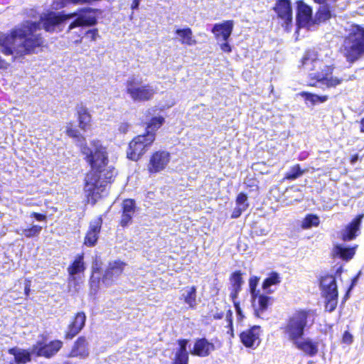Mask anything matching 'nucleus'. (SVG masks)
Here are the masks:
<instances>
[{
    "label": "nucleus",
    "mask_w": 364,
    "mask_h": 364,
    "mask_svg": "<svg viewBox=\"0 0 364 364\" xmlns=\"http://www.w3.org/2000/svg\"><path fill=\"white\" fill-rule=\"evenodd\" d=\"M233 21H226L222 23H216L212 28V32L215 35L218 40L220 38L223 41H227L230 36L233 29Z\"/></svg>",
    "instance_id": "nucleus-19"
},
{
    "label": "nucleus",
    "mask_w": 364,
    "mask_h": 364,
    "mask_svg": "<svg viewBox=\"0 0 364 364\" xmlns=\"http://www.w3.org/2000/svg\"><path fill=\"white\" fill-rule=\"evenodd\" d=\"M66 133L75 139L86 161L91 166L92 171L86 175L85 179L84 190L88 202L94 204L105 191L107 183L115 173L114 168H105L108 162L106 148L97 140L91 141L90 146H87L85 139L71 124L67 127Z\"/></svg>",
    "instance_id": "nucleus-2"
},
{
    "label": "nucleus",
    "mask_w": 364,
    "mask_h": 364,
    "mask_svg": "<svg viewBox=\"0 0 364 364\" xmlns=\"http://www.w3.org/2000/svg\"><path fill=\"white\" fill-rule=\"evenodd\" d=\"M171 160V155L166 151H157L150 157L147 168L149 173H159L166 168Z\"/></svg>",
    "instance_id": "nucleus-9"
},
{
    "label": "nucleus",
    "mask_w": 364,
    "mask_h": 364,
    "mask_svg": "<svg viewBox=\"0 0 364 364\" xmlns=\"http://www.w3.org/2000/svg\"><path fill=\"white\" fill-rule=\"evenodd\" d=\"M234 307L236 311L237 321H241L245 318V316L240 308V302H235Z\"/></svg>",
    "instance_id": "nucleus-43"
},
{
    "label": "nucleus",
    "mask_w": 364,
    "mask_h": 364,
    "mask_svg": "<svg viewBox=\"0 0 364 364\" xmlns=\"http://www.w3.org/2000/svg\"><path fill=\"white\" fill-rule=\"evenodd\" d=\"M75 13L62 15L60 13L49 12L41 16L39 22L26 21L10 34L0 33V46L6 55H12V59L35 52L43 43L41 35L36 33L43 27L46 31H61L68 18L76 16Z\"/></svg>",
    "instance_id": "nucleus-1"
},
{
    "label": "nucleus",
    "mask_w": 364,
    "mask_h": 364,
    "mask_svg": "<svg viewBox=\"0 0 364 364\" xmlns=\"http://www.w3.org/2000/svg\"><path fill=\"white\" fill-rule=\"evenodd\" d=\"M141 0H133V2L131 5L132 9H137L139 6Z\"/></svg>",
    "instance_id": "nucleus-52"
},
{
    "label": "nucleus",
    "mask_w": 364,
    "mask_h": 364,
    "mask_svg": "<svg viewBox=\"0 0 364 364\" xmlns=\"http://www.w3.org/2000/svg\"><path fill=\"white\" fill-rule=\"evenodd\" d=\"M141 80L134 76L130 77L127 81V92L134 101L149 100L156 92V88L153 85H141Z\"/></svg>",
    "instance_id": "nucleus-7"
},
{
    "label": "nucleus",
    "mask_w": 364,
    "mask_h": 364,
    "mask_svg": "<svg viewBox=\"0 0 364 364\" xmlns=\"http://www.w3.org/2000/svg\"><path fill=\"white\" fill-rule=\"evenodd\" d=\"M355 247H347L342 245H336L333 249V255L344 260H349L353 258L355 255Z\"/></svg>",
    "instance_id": "nucleus-28"
},
{
    "label": "nucleus",
    "mask_w": 364,
    "mask_h": 364,
    "mask_svg": "<svg viewBox=\"0 0 364 364\" xmlns=\"http://www.w3.org/2000/svg\"><path fill=\"white\" fill-rule=\"evenodd\" d=\"M10 354L14 355L16 362L26 363L31 360V353L25 350L12 348L9 350Z\"/></svg>",
    "instance_id": "nucleus-32"
},
{
    "label": "nucleus",
    "mask_w": 364,
    "mask_h": 364,
    "mask_svg": "<svg viewBox=\"0 0 364 364\" xmlns=\"http://www.w3.org/2000/svg\"><path fill=\"white\" fill-rule=\"evenodd\" d=\"M86 321V316L84 312H78L74 318L73 321L68 326L65 334L67 339L74 338L84 327Z\"/></svg>",
    "instance_id": "nucleus-18"
},
{
    "label": "nucleus",
    "mask_w": 364,
    "mask_h": 364,
    "mask_svg": "<svg viewBox=\"0 0 364 364\" xmlns=\"http://www.w3.org/2000/svg\"><path fill=\"white\" fill-rule=\"evenodd\" d=\"M320 4L316 14V21L318 23L329 19L331 16V6L330 3H335L336 0H314Z\"/></svg>",
    "instance_id": "nucleus-20"
},
{
    "label": "nucleus",
    "mask_w": 364,
    "mask_h": 364,
    "mask_svg": "<svg viewBox=\"0 0 364 364\" xmlns=\"http://www.w3.org/2000/svg\"><path fill=\"white\" fill-rule=\"evenodd\" d=\"M343 341L344 343H351L352 341H353V336L352 335L348 332V331H346L343 334Z\"/></svg>",
    "instance_id": "nucleus-48"
},
{
    "label": "nucleus",
    "mask_w": 364,
    "mask_h": 364,
    "mask_svg": "<svg viewBox=\"0 0 364 364\" xmlns=\"http://www.w3.org/2000/svg\"><path fill=\"white\" fill-rule=\"evenodd\" d=\"M135 213V203L133 200L127 199L124 200L122 204V215L121 220V225L127 226L131 222L132 217Z\"/></svg>",
    "instance_id": "nucleus-22"
},
{
    "label": "nucleus",
    "mask_w": 364,
    "mask_h": 364,
    "mask_svg": "<svg viewBox=\"0 0 364 364\" xmlns=\"http://www.w3.org/2000/svg\"><path fill=\"white\" fill-rule=\"evenodd\" d=\"M62 347V342L60 341H53L48 344L43 345L40 343L33 346L32 353L38 356H44L50 358L54 355Z\"/></svg>",
    "instance_id": "nucleus-12"
},
{
    "label": "nucleus",
    "mask_w": 364,
    "mask_h": 364,
    "mask_svg": "<svg viewBox=\"0 0 364 364\" xmlns=\"http://www.w3.org/2000/svg\"><path fill=\"white\" fill-rule=\"evenodd\" d=\"M188 353L176 352L173 364H188Z\"/></svg>",
    "instance_id": "nucleus-39"
},
{
    "label": "nucleus",
    "mask_w": 364,
    "mask_h": 364,
    "mask_svg": "<svg viewBox=\"0 0 364 364\" xmlns=\"http://www.w3.org/2000/svg\"><path fill=\"white\" fill-rule=\"evenodd\" d=\"M102 219L100 218L92 220L90 223L89 230L85 237L84 244L88 247L94 246L98 239V235L101 230Z\"/></svg>",
    "instance_id": "nucleus-16"
},
{
    "label": "nucleus",
    "mask_w": 364,
    "mask_h": 364,
    "mask_svg": "<svg viewBox=\"0 0 364 364\" xmlns=\"http://www.w3.org/2000/svg\"><path fill=\"white\" fill-rule=\"evenodd\" d=\"M301 95L304 97L306 101L310 102L312 105L325 102L328 99L327 95L318 96L309 92H302Z\"/></svg>",
    "instance_id": "nucleus-35"
},
{
    "label": "nucleus",
    "mask_w": 364,
    "mask_h": 364,
    "mask_svg": "<svg viewBox=\"0 0 364 364\" xmlns=\"http://www.w3.org/2000/svg\"><path fill=\"white\" fill-rule=\"evenodd\" d=\"M97 22L95 16L92 14L90 9L82 11L77 18L68 26V30L71 31L73 28L85 26H92Z\"/></svg>",
    "instance_id": "nucleus-15"
},
{
    "label": "nucleus",
    "mask_w": 364,
    "mask_h": 364,
    "mask_svg": "<svg viewBox=\"0 0 364 364\" xmlns=\"http://www.w3.org/2000/svg\"><path fill=\"white\" fill-rule=\"evenodd\" d=\"M259 280V278L256 276H252L249 279L250 291L253 299H255L257 297L256 288L258 284Z\"/></svg>",
    "instance_id": "nucleus-40"
},
{
    "label": "nucleus",
    "mask_w": 364,
    "mask_h": 364,
    "mask_svg": "<svg viewBox=\"0 0 364 364\" xmlns=\"http://www.w3.org/2000/svg\"><path fill=\"white\" fill-rule=\"evenodd\" d=\"M360 132H364V118L360 121Z\"/></svg>",
    "instance_id": "nucleus-54"
},
{
    "label": "nucleus",
    "mask_w": 364,
    "mask_h": 364,
    "mask_svg": "<svg viewBox=\"0 0 364 364\" xmlns=\"http://www.w3.org/2000/svg\"><path fill=\"white\" fill-rule=\"evenodd\" d=\"M181 299H183L189 308L195 309L198 305L196 301V288L195 287H188L183 290L180 296Z\"/></svg>",
    "instance_id": "nucleus-26"
},
{
    "label": "nucleus",
    "mask_w": 364,
    "mask_h": 364,
    "mask_svg": "<svg viewBox=\"0 0 364 364\" xmlns=\"http://www.w3.org/2000/svg\"><path fill=\"white\" fill-rule=\"evenodd\" d=\"M281 283V277L277 272H271L268 277H267L262 285V287L266 294H272L275 289H272V287L277 285Z\"/></svg>",
    "instance_id": "nucleus-27"
},
{
    "label": "nucleus",
    "mask_w": 364,
    "mask_h": 364,
    "mask_svg": "<svg viewBox=\"0 0 364 364\" xmlns=\"http://www.w3.org/2000/svg\"><path fill=\"white\" fill-rule=\"evenodd\" d=\"M305 173L304 170H301L299 164L291 167L289 171L285 174V178L288 180H295L301 176Z\"/></svg>",
    "instance_id": "nucleus-37"
},
{
    "label": "nucleus",
    "mask_w": 364,
    "mask_h": 364,
    "mask_svg": "<svg viewBox=\"0 0 364 364\" xmlns=\"http://www.w3.org/2000/svg\"><path fill=\"white\" fill-rule=\"evenodd\" d=\"M96 272L95 268H93L92 274L90 277V284L92 291H96L99 288V284L100 282V276L95 275Z\"/></svg>",
    "instance_id": "nucleus-41"
},
{
    "label": "nucleus",
    "mask_w": 364,
    "mask_h": 364,
    "mask_svg": "<svg viewBox=\"0 0 364 364\" xmlns=\"http://www.w3.org/2000/svg\"><path fill=\"white\" fill-rule=\"evenodd\" d=\"M163 117H154L148 125V131L145 134L134 137L129 144L127 157L132 161H138L148 150L155 140L154 131L163 124Z\"/></svg>",
    "instance_id": "nucleus-5"
},
{
    "label": "nucleus",
    "mask_w": 364,
    "mask_h": 364,
    "mask_svg": "<svg viewBox=\"0 0 364 364\" xmlns=\"http://www.w3.org/2000/svg\"><path fill=\"white\" fill-rule=\"evenodd\" d=\"M236 207L240 208L242 211H245L248 207L247 196L240 193L236 199Z\"/></svg>",
    "instance_id": "nucleus-38"
},
{
    "label": "nucleus",
    "mask_w": 364,
    "mask_h": 364,
    "mask_svg": "<svg viewBox=\"0 0 364 364\" xmlns=\"http://www.w3.org/2000/svg\"><path fill=\"white\" fill-rule=\"evenodd\" d=\"M230 288L242 290V285L244 283V281L240 271L233 272L230 277Z\"/></svg>",
    "instance_id": "nucleus-36"
},
{
    "label": "nucleus",
    "mask_w": 364,
    "mask_h": 364,
    "mask_svg": "<svg viewBox=\"0 0 364 364\" xmlns=\"http://www.w3.org/2000/svg\"><path fill=\"white\" fill-rule=\"evenodd\" d=\"M242 212L243 211H242L240 208H238L237 207H235L232 213L231 218H237L241 215Z\"/></svg>",
    "instance_id": "nucleus-50"
},
{
    "label": "nucleus",
    "mask_w": 364,
    "mask_h": 364,
    "mask_svg": "<svg viewBox=\"0 0 364 364\" xmlns=\"http://www.w3.org/2000/svg\"><path fill=\"white\" fill-rule=\"evenodd\" d=\"M364 214L357 215L341 232V238L344 241L353 240L356 236V232L359 231L360 226Z\"/></svg>",
    "instance_id": "nucleus-17"
},
{
    "label": "nucleus",
    "mask_w": 364,
    "mask_h": 364,
    "mask_svg": "<svg viewBox=\"0 0 364 364\" xmlns=\"http://www.w3.org/2000/svg\"><path fill=\"white\" fill-rule=\"evenodd\" d=\"M214 318L215 319H220L223 317V313H217L213 315Z\"/></svg>",
    "instance_id": "nucleus-53"
},
{
    "label": "nucleus",
    "mask_w": 364,
    "mask_h": 364,
    "mask_svg": "<svg viewBox=\"0 0 364 364\" xmlns=\"http://www.w3.org/2000/svg\"><path fill=\"white\" fill-rule=\"evenodd\" d=\"M85 270L83 262V255H78L73 264L68 268V273L72 280L75 279V275L84 272Z\"/></svg>",
    "instance_id": "nucleus-30"
},
{
    "label": "nucleus",
    "mask_w": 364,
    "mask_h": 364,
    "mask_svg": "<svg viewBox=\"0 0 364 364\" xmlns=\"http://www.w3.org/2000/svg\"><path fill=\"white\" fill-rule=\"evenodd\" d=\"M126 264L121 261H113L109 263L102 278V283L105 287L112 285L122 273Z\"/></svg>",
    "instance_id": "nucleus-10"
},
{
    "label": "nucleus",
    "mask_w": 364,
    "mask_h": 364,
    "mask_svg": "<svg viewBox=\"0 0 364 364\" xmlns=\"http://www.w3.org/2000/svg\"><path fill=\"white\" fill-rule=\"evenodd\" d=\"M259 327L254 326L250 329L242 331L240 333L241 342L246 347H252L255 343L259 339Z\"/></svg>",
    "instance_id": "nucleus-23"
},
{
    "label": "nucleus",
    "mask_w": 364,
    "mask_h": 364,
    "mask_svg": "<svg viewBox=\"0 0 364 364\" xmlns=\"http://www.w3.org/2000/svg\"><path fill=\"white\" fill-rule=\"evenodd\" d=\"M320 285L322 290V296L325 298L326 310L333 311L338 304V289L336 278L332 275L323 277Z\"/></svg>",
    "instance_id": "nucleus-8"
},
{
    "label": "nucleus",
    "mask_w": 364,
    "mask_h": 364,
    "mask_svg": "<svg viewBox=\"0 0 364 364\" xmlns=\"http://www.w3.org/2000/svg\"><path fill=\"white\" fill-rule=\"evenodd\" d=\"M129 129V124L126 122L121 123L118 127V132L121 134H126Z\"/></svg>",
    "instance_id": "nucleus-45"
},
{
    "label": "nucleus",
    "mask_w": 364,
    "mask_h": 364,
    "mask_svg": "<svg viewBox=\"0 0 364 364\" xmlns=\"http://www.w3.org/2000/svg\"><path fill=\"white\" fill-rule=\"evenodd\" d=\"M87 343L84 337L79 338L70 353V357L85 358L88 355Z\"/></svg>",
    "instance_id": "nucleus-25"
},
{
    "label": "nucleus",
    "mask_w": 364,
    "mask_h": 364,
    "mask_svg": "<svg viewBox=\"0 0 364 364\" xmlns=\"http://www.w3.org/2000/svg\"><path fill=\"white\" fill-rule=\"evenodd\" d=\"M312 17L311 8L303 1L297 2L296 24L299 28L307 26Z\"/></svg>",
    "instance_id": "nucleus-14"
},
{
    "label": "nucleus",
    "mask_w": 364,
    "mask_h": 364,
    "mask_svg": "<svg viewBox=\"0 0 364 364\" xmlns=\"http://www.w3.org/2000/svg\"><path fill=\"white\" fill-rule=\"evenodd\" d=\"M302 66L306 70L312 71L309 77L316 80L310 85L320 87L323 90L336 88L344 81L352 80L353 76L346 77V75L337 77L332 75L334 67L326 65L317 58L314 50H308L302 59Z\"/></svg>",
    "instance_id": "nucleus-3"
},
{
    "label": "nucleus",
    "mask_w": 364,
    "mask_h": 364,
    "mask_svg": "<svg viewBox=\"0 0 364 364\" xmlns=\"http://www.w3.org/2000/svg\"><path fill=\"white\" fill-rule=\"evenodd\" d=\"M293 345L299 350L303 351L309 356H314L318 353V345L309 338L297 339L292 342Z\"/></svg>",
    "instance_id": "nucleus-21"
},
{
    "label": "nucleus",
    "mask_w": 364,
    "mask_h": 364,
    "mask_svg": "<svg viewBox=\"0 0 364 364\" xmlns=\"http://www.w3.org/2000/svg\"><path fill=\"white\" fill-rule=\"evenodd\" d=\"M86 34L92 41H95L97 38V36H98L97 30H96V29L89 30L87 31Z\"/></svg>",
    "instance_id": "nucleus-47"
},
{
    "label": "nucleus",
    "mask_w": 364,
    "mask_h": 364,
    "mask_svg": "<svg viewBox=\"0 0 364 364\" xmlns=\"http://www.w3.org/2000/svg\"><path fill=\"white\" fill-rule=\"evenodd\" d=\"M176 39L183 45L194 46L196 41L193 37L192 30L190 28H177L175 31Z\"/></svg>",
    "instance_id": "nucleus-24"
},
{
    "label": "nucleus",
    "mask_w": 364,
    "mask_h": 364,
    "mask_svg": "<svg viewBox=\"0 0 364 364\" xmlns=\"http://www.w3.org/2000/svg\"><path fill=\"white\" fill-rule=\"evenodd\" d=\"M320 220L317 215L309 214L303 220L301 226L303 229H309L318 226Z\"/></svg>",
    "instance_id": "nucleus-34"
},
{
    "label": "nucleus",
    "mask_w": 364,
    "mask_h": 364,
    "mask_svg": "<svg viewBox=\"0 0 364 364\" xmlns=\"http://www.w3.org/2000/svg\"><path fill=\"white\" fill-rule=\"evenodd\" d=\"M271 297L261 294L258 296V306L255 308V314L257 317H261L262 314L267 311Z\"/></svg>",
    "instance_id": "nucleus-31"
},
{
    "label": "nucleus",
    "mask_w": 364,
    "mask_h": 364,
    "mask_svg": "<svg viewBox=\"0 0 364 364\" xmlns=\"http://www.w3.org/2000/svg\"><path fill=\"white\" fill-rule=\"evenodd\" d=\"M79 127L81 129L86 131L90 127L91 116L86 107L82 105L77 107Z\"/></svg>",
    "instance_id": "nucleus-29"
},
{
    "label": "nucleus",
    "mask_w": 364,
    "mask_h": 364,
    "mask_svg": "<svg viewBox=\"0 0 364 364\" xmlns=\"http://www.w3.org/2000/svg\"><path fill=\"white\" fill-rule=\"evenodd\" d=\"M31 216L34 218H36L38 221L46 220V216L45 215H43V214H41V213H36V212H33L31 214Z\"/></svg>",
    "instance_id": "nucleus-46"
},
{
    "label": "nucleus",
    "mask_w": 364,
    "mask_h": 364,
    "mask_svg": "<svg viewBox=\"0 0 364 364\" xmlns=\"http://www.w3.org/2000/svg\"><path fill=\"white\" fill-rule=\"evenodd\" d=\"M347 62L354 63L364 55V28L352 25L340 48Z\"/></svg>",
    "instance_id": "nucleus-4"
},
{
    "label": "nucleus",
    "mask_w": 364,
    "mask_h": 364,
    "mask_svg": "<svg viewBox=\"0 0 364 364\" xmlns=\"http://www.w3.org/2000/svg\"><path fill=\"white\" fill-rule=\"evenodd\" d=\"M309 317L310 311H298L289 318L284 333L291 343L302 338Z\"/></svg>",
    "instance_id": "nucleus-6"
},
{
    "label": "nucleus",
    "mask_w": 364,
    "mask_h": 364,
    "mask_svg": "<svg viewBox=\"0 0 364 364\" xmlns=\"http://www.w3.org/2000/svg\"><path fill=\"white\" fill-rule=\"evenodd\" d=\"M274 10L278 17L284 21L286 30L292 24V9L290 0H278Z\"/></svg>",
    "instance_id": "nucleus-11"
},
{
    "label": "nucleus",
    "mask_w": 364,
    "mask_h": 364,
    "mask_svg": "<svg viewBox=\"0 0 364 364\" xmlns=\"http://www.w3.org/2000/svg\"><path fill=\"white\" fill-rule=\"evenodd\" d=\"M230 298L232 301L233 304H235V302H238L237 301V299L238 294L241 291V290L232 289V288H230Z\"/></svg>",
    "instance_id": "nucleus-44"
},
{
    "label": "nucleus",
    "mask_w": 364,
    "mask_h": 364,
    "mask_svg": "<svg viewBox=\"0 0 364 364\" xmlns=\"http://www.w3.org/2000/svg\"><path fill=\"white\" fill-rule=\"evenodd\" d=\"M29 291H30L29 287L28 286H26V287H25V293H26V295L28 294Z\"/></svg>",
    "instance_id": "nucleus-56"
},
{
    "label": "nucleus",
    "mask_w": 364,
    "mask_h": 364,
    "mask_svg": "<svg viewBox=\"0 0 364 364\" xmlns=\"http://www.w3.org/2000/svg\"><path fill=\"white\" fill-rule=\"evenodd\" d=\"M232 312L230 309H228L227 314H226V320L228 321V325L232 327Z\"/></svg>",
    "instance_id": "nucleus-51"
},
{
    "label": "nucleus",
    "mask_w": 364,
    "mask_h": 364,
    "mask_svg": "<svg viewBox=\"0 0 364 364\" xmlns=\"http://www.w3.org/2000/svg\"><path fill=\"white\" fill-rule=\"evenodd\" d=\"M220 48L225 53H230L232 50L230 45L227 41H224V43H221Z\"/></svg>",
    "instance_id": "nucleus-49"
},
{
    "label": "nucleus",
    "mask_w": 364,
    "mask_h": 364,
    "mask_svg": "<svg viewBox=\"0 0 364 364\" xmlns=\"http://www.w3.org/2000/svg\"><path fill=\"white\" fill-rule=\"evenodd\" d=\"M42 228H43L40 225H34L28 228H20L16 232L18 235H23L25 237L31 238L38 236L42 230Z\"/></svg>",
    "instance_id": "nucleus-33"
},
{
    "label": "nucleus",
    "mask_w": 364,
    "mask_h": 364,
    "mask_svg": "<svg viewBox=\"0 0 364 364\" xmlns=\"http://www.w3.org/2000/svg\"><path fill=\"white\" fill-rule=\"evenodd\" d=\"M79 38H80L76 39V40L75 41V43H79V42H80V41H81V38H80V36H79Z\"/></svg>",
    "instance_id": "nucleus-57"
},
{
    "label": "nucleus",
    "mask_w": 364,
    "mask_h": 364,
    "mask_svg": "<svg viewBox=\"0 0 364 364\" xmlns=\"http://www.w3.org/2000/svg\"><path fill=\"white\" fill-rule=\"evenodd\" d=\"M188 343V340H187V339L178 340L179 348L176 350V352L188 353V351H187Z\"/></svg>",
    "instance_id": "nucleus-42"
},
{
    "label": "nucleus",
    "mask_w": 364,
    "mask_h": 364,
    "mask_svg": "<svg viewBox=\"0 0 364 364\" xmlns=\"http://www.w3.org/2000/svg\"><path fill=\"white\" fill-rule=\"evenodd\" d=\"M356 281H357V277L353 278V279L352 280V284L349 289V291L353 288V287L355 284Z\"/></svg>",
    "instance_id": "nucleus-55"
},
{
    "label": "nucleus",
    "mask_w": 364,
    "mask_h": 364,
    "mask_svg": "<svg viewBox=\"0 0 364 364\" xmlns=\"http://www.w3.org/2000/svg\"><path fill=\"white\" fill-rule=\"evenodd\" d=\"M215 350V345L206 338H198L196 341L191 353L199 357H207Z\"/></svg>",
    "instance_id": "nucleus-13"
}]
</instances>
